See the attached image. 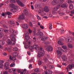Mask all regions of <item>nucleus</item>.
Segmentation results:
<instances>
[{
	"label": "nucleus",
	"mask_w": 74,
	"mask_h": 74,
	"mask_svg": "<svg viewBox=\"0 0 74 74\" xmlns=\"http://www.w3.org/2000/svg\"><path fill=\"white\" fill-rule=\"evenodd\" d=\"M72 39H73V38L72 37H69V38L68 39V41L69 42H71L72 41Z\"/></svg>",
	"instance_id": "29"
},
{
	"label": "nucleus",
	"mask_w": 74,
	"mask_h": 74,
	"mask_svg": "<svg viewBox=\"0 0 74 74\" xmlns=\"http://www.w3.org/2000/svg\"><path fill=\"white\" fill-rule=\"evenodd\" d=\"M68 46L69 48H72L73 47V45L71 44H68Z\"/></svg>",
	"instance_id": "21"
},
{
	"label": "nucleus",
	"mask_w": 74,
	"mask_h": 74,
	"mask_svg": "<svg viewBox=\"0 0 74 74\" xmlns=\"http://www.w3.org/2000/svg\"><path fill=\"white\" fill-rule=\"evenodd\" d=\"M16 2L18 3V5H19L20 6H21V7H24V4L21 1H20L19 0H17Z\"/></svg>",
	"instance_id": "6"
},
{
	"label": "nucleus",
	"mask_w": 74,
	"mask_h": 74,
	"mask_svg": "<svg viewBox=\"0 0 74 74\" xmlns=\"http://www.w3.org/2000/svg\"><path fill=\"white\" fill-rule=\"evenodd\" d=\"M58 9H59V7H54L53 9V11H56Z\"/></svg>",
	"instance_id": "27"
},
{
	"label": "nucleus",
	"mask_w": 74,
	"mask_h": 74,
	"mask_svg": "<svg viewBox=\"0 0 74 74\" xmlns=\"http://www.w3.org/2000/svg\"><path fill=\"white\" fill-rule=\"evenodd\" d=\"M33 41H34L35 42H36V41L37 39H36V37H34L33 38Z\"/></svg>",
	"instance_id": "43"
},
{
	"label": "nucleus",
	"mask_w": 74,
	"mask_h": 74,
	"mask_svg": "<svg viewBox=\"0 0 74 74\" xmlns=\"http://www.w3.org/2000/svg\"><path fill=\"white\" fill-rule=\"evenodd\" d=\"M7 42L8 44H9L10 45L11 41H10V39H8V40H7Z\"/></svg>",
	"instance_id": "33"
},
{
	"label": "nucleus",
	"mask_w": 74,
	"mask_h": 74,
	"mask_svg": "<svg viewBox=\"0 0 74 74\" xmlns=\"http://www.w3.org/2000/svg\"><path fill=\"white\" fill-rule=\"evenodd\" d=\"M40 71V69H39L37 68L35 70V72H38Z\"/></svg>",
	"instance_id": "36"
},
{
	"label": "nucleus",
	"mask_w": 74,
	"mask_h": 74,
	"mask_svg": "<svg viewBox=\"0 0 74 74\" xmlns=\"http://www.w3.org/2000/svg\"><path fill=\"white\" fill-rule=\"evenodd\" d=\"M3 36H4V34H3L1 33L0 34V37H2Z\"/></svg>",
	"instance_id": "55"
},
{
	"label": "nucleus",
	"mask_w": 74,
	"mask_h": 74,
	"mask_svg": "<svg viewBox=\"0 0 74 74\" xmlns=\"http://www.w3.org/2000/svg\"><path fill=\"white\" fill-rule=\"evenodd\" d=\"M25 36H26L25 38L26 40H29L30 37L29 36V33L27 32H26L25 34Z\"/></svg>",
	"instance_id": "8"
},
{
	"label": "nucleus",
	"mask_w": 74,
	"mask_h": 74,
	"mask_svg": "<svg viewBox=\"0 0 74 74\" xmlns=\"http://www.w3.org/2000/svg\"><path fill=\"white\" fill-rule=\"evenodd\" d=\"M15 63L13 62L10 65V67H15Z\"/></svg>",
	"instance_id": "25"
},
{
	"label": "nucleus",
	"mask_w": 74,
	"mask_h": 74,
	"mask_svg": "<svg viewBox=\"0 0 74 74\" xmlns=\"http://www.w3.org/2000/svg\"><path fill=\"white\" fill-rule=\"evenodd\" d=\"M62 59L63 61H65L67 59V58L66 56L64 55L62 56Z\"/></svg>",
	"instance_id": "18"
},
{
	"label": "nucleus",
	"mask_w": 74,
	"mask_h": 74,
	"mask_svg": "<svg viewBox=\"0 0 74 74\" xmlns=\"http://www.w3.org/2000/svg\"><path fill=\"white\" fill-rule=\"evenodd\" d=\"M4 29L2 28H0V32H3Z\"/></svg>",
	"instance_id": "52"
},
{
	"label": "nucleus",
	"mask_w": 74,
	"mask_h": 74,
	"mask_svg": "<svg viewBox=\"0 0 74 74\" xmlns=\"http://www.w3.org/2000/svg\"><path fill=\"white\" fill-rule=\"evenodd\" d=\"M38 64L39 65H41V61H39L38 62Z\"/></svg>",
	"instance_id": "56"
},
{
	"label": "nucleus",
	"mask_w": 74,
	"mask_h": 74,
	"mask_svg": "<svg viewBox=\"0 0 74 74\" xmlns=\"http://www.w3.org/2000/svg\"><path fill=\"white\" fill-rule=\"evenodd\" d=\"M4 32L5 33H7L8 32V30L7 29H5L4 30Z\"/></svg>",
	"instance_id": "45"
},
{
	"label": "nucleus",
	"mask_w": 74,
	"mask_h": 74,
	"mask_svg": "<svg viewBox=\"0 0 74 74\" xmlns=\"http://www.w3.org/2000/svg\"><path fill=\"white\" fill-rule=\"evenodd\" d=\"M28 45L29 49L32 50L33 49H35L36 51H38V50L40 49V47L37 45H34L33 46H32L30 42H29L28 43Z\"/></svg>",
	"instance_id": "1"
},
{
	"label": "nucleus",
	"mask_w": 74,
	"mask_h": 74,
	"mask_svg": "<svg viewBox=\"0 0 74 74\" xmlns=\"http://www.w3.org/2000/svg\"><path fill=\"white\" fill-rule=\"evenodd\" d=\"M25 19L26 18L25 17V15L23 14L20 15L18 18V19L19 21H21V20Z\"/></svg>",
	"instance_id": "4"
},
{
	"label": "nucleus",
	"mask_w": 74,
	"mask_h": 74,
	"mask_svg": "<svg viewBox=\"0 0 74 74\" xmlns=\"http://www.w3.org/2000/svg\"><path fill=\"white\" fill-rule=\"evenodd\" d=\"M57 56L58 57L60 56L62 54V52L60 50H57Z\"/></svg>",
	"instance_id": "15"
},
{
	"label": "nucleus",
	"mask_w": 74,
	"mask_h": 74,
	"mask_svg": "<svg viewBox=\"0 0 74 74\" xmlns=\"http://www.w3.org/2000/svg\"><path fill=\"white\" fill-rule=\"evenodd\" d=\"M26 69H25L24 70L23 69L22 70V72L24 74H26Z\"/></svg>",
	"instance_id": "28"
},
{
	"label": "nucleus",
	"mask_w": 74,
	"mask_h": 74,
	"mask_svg": "<svg viewBox=\"0 0 74 74\" xmlns=\"http://www.w3.org/2000/svg\"><path fill=\"white\" fill-rule=\"evenodd\" d=\"M62 47L63 49H66L67 48V47L66 46H62Z\"/></svg>",
	"instance_id": "44"
},
{
	"label": "nucleus",
	"mask_w": 74,
	"mask_h": 74,
	"mask_svg": "<svg viewBox=\"0 0 74 74\" xmlns=\"http://www.w3.org/2000/svg\"><path fill=\"white\" fill-rule=\"evenodd\" d=\"M9 23L10 25L14 24V21L12 20H10L9 21Z\"/></svg>",
	"instance_id": "22"
},
{
	"label": "nucleus",
	"mask_w": 74,
	"mask_h": 74,
	"mask_svg": "<svg viewBox=\"0 0 74 74\" xmlns=\"http://www.w3.org/2000/svg\"><path fill=\"white\" fill-rule=\"evenodd\" d=\"M58 14L60 15L61 16H62V15H63L64 14V13H60L59 12H58Z\"/></svg>",
	"instance_id": "34"
},
{
	"label": "nucleus",
	"mask_w": 74,
	"mask_h": 74,
	"mask_svg": "<svg viewBox=\"0 0 74 74\" xmlns=\"http://www.w3.org/2000/svg\"><path fill=\"white\" fill-rule=\"evenodd\" d=\"M10 33H13V34H12L11 35V37L12 38H15V35L16 34V31H14L12 29H11L10 31Z\"/></svg>",
	"instance_id": "3"
},
{
	"label": "nucleus",
	"mask_w": 74,
	"mask_h": 74,
	"mask_svg": "<svg viewBox=\"0 0 74 74\" xmlns=\"http://www.w3.org/2000/svg\"><path fill=\"white\" fill-rule=\"evenodd\" d=\"M16 7V6L14 4L10 3L9 4V7L10 8H13Z\"/></svg>",
	"instance_id": "13"
},
{
	"label": "nucleus",
	"mask_w": 74,
	"mask_h": 74,
	"mask_svg": "<svg viewBox=\"0 0 74 74\" xmlns=\"http://www.w3.org/2000/svg\"><path fill=\"white\" fill-rule=\"evenodd\" d=\"M74 8V6L72 4H70L69 5V8L70 10H72L73 8Z\"/></svg>",
	"instance_id": "24"
},
{
	"label": "nucleus",
	"mask_w": 74,
	"mask_h": 74,
	"mask_svg": "<svg viewBox=\"0 0 74 74\" xmlns=\"http://www.w3.org/2000/svg\"><path fill=\"white\" fill-rule=\"evenodd\" d=\"M69 69H71L73 67H74V65L73 64H71L69 66Z\"/></svg>",
	"instance_id": "20"
},
{
	"label": "nucleus",
	"mask_w": 74,
	"mask_h": 74,
	"mask_svg": "<svg viewBox=\"0 0 74 74\" xmlns=\"http://www.w3.org/2000/svg\"><path fill=\"white\" fill-rule=\"evenodd\" d=\"M71 14H74V10L71 11Z\"/></svg>",
	"instance_id": "46"
},
{
	"label": "nucleus",
	"mask_w": 74,
	"mask_h": 74,
	"mask_svg": "<svg viewBox=\"0 0 74 74\" xmlns=\"http://www.w3.org/2000/svg\"><path fill=\"white\" fill-rule=\"evenodd\" d=\"M3 66V64H0V68H2Z\"/></svg>",
	"instance_id": "61"
},
{
	"label": "nucleus",
	"mask_w": 74,
	"mask_h": 74,
	"mask_svg": "<svg viewBox=\"0 0 74 74\" xmlns=\"http://www.w3.org/2000/svg\"><path fill=\"white\" fill-rule=\"evenodd\" d=\"M23 12L24 14L26 16H27L29 14L28 13V12L26 10H23Z\"/></svg>",
	"instance_id": "19"
},
{
	"label": "nucleus",
	"mask_w": 74,
	"mask_h": 74,
	"mask_svg": "<svg viewBox=\"0 0 74 74\" xmlns=\"http://www.w3.org/2000/svg\"><path fill=\"white\" fill-rule=\"evenodd\" d=\"M3 74H8V71H3Z\"/></svg>",
	"instance_id": "40"
},
{
	"label": "nucleus",
	"mask_w": 74,
	"mask_h": 74,
	"mask_svg": "<svg viewBox=\"0 0 74 74\" xmlns=\"http://www.w3.org/2000/svg\"><path fill=\"white\" fill-rule=\"evenodd\" d=\"M10 2L11 3H15V0H10Z\"/></svg>",
	"instance_id": "35"
},
{
	"label": "nucleus",
	"mask_w": 74,
	"mask_h": 74,
	"mask_svg": "<svg viewBox=\"0 0 74 74\" xmlns=\"http://www.w3.org/2000/svg\"><path fill=\"white\" fill-rule=\"evenodd\" d=\"M3 55H4V56H7V54L5 53H3Z\"/></svg>",
	"instance_id": "63"
},
{
	"label": "nucleus",
	"mask_w": 74,
	"mask_h": 74,
	"mask_svg": "<svg viewBox=\"0 0 74 74\" xmlns=\"http://www.w3.org/2000/svg\"><path fill=\"white\" fill-rule=\"evenodd\" d=\"M68 3H73V1L71 0H68Z\"/></svg>",
	"instance_id": "42"
},
{
	"label": "nucleus",
	"mask_w": 74,
	"mask_h": 74,
	"mask_svg": "<svg viewBox=\"0 0 74 74\" xmlns=\"http://www.w3.org/2000/svg\"><path fill=\"white\" fill-rule=\"evenodd\" d=\"M29 25L30 26H33V24H32V22H29Z\"/></svg>",
	"instance_id": "62"
},
{
	"label": "nucleus",
	"mask_w": 74,
	"mask_h": 74,
	"mask_svg": "<svg viewBox=\"0 0 74 74\" xmlns=\"http://www.w3.org/2000/svg\"><path fill=\"white\" fill-rule=\"evenodd\" d=\"M7 14L8 15H11V14H12V13L10 12H7Z\"/></svg>",
	"instance_id": "39"
},
{
	"label": "nucleus",
	"mask_w": 74,
	"mask_h": 74,
	"mask_svg": "<svg viewBox=\"0 0 74 74\" xmlns=\"http://www.w3.org/2000/svg\"><path fill=\"white\" fill-rule=\"evenodd\" d=\"M39 14V15H41V16H43V15H42V12H38Z\"/></svg>",
	"instance_id": "53"
},
{
	"label": "nucleus",
	"mask_w": 74,
	"mask_h": 74,
	"mask_svg": "<svg viewBox=\"0 0 74 74\" xmlns=\"http://www.w3.org/2000/svg\"><path fill=\"white\" fill-rule=\"evenodd\" d=\"M46 50L47 51H52L53 50V48L52 47L49 46H48L46 48Z\"/></svg>",
	"instance_id": "9"
},
{
	"label": "nucleus",
	"mask_w": 74,
	"mask_h": 74,
	"mask_svg": "<svg viewBox=\"0 0 74 74\" xmlns=\"http://www.w3.org/2000/svg\"><path fill=\"white\" fill-rule=\"evenodd\" d=\"M9 65H10V64L8 62H6L5 64L4 67L5 70H8L9 69V67H8Z\"/></svg>",
	"instance_id": "7"
},
{
	"label": "nucleus",
	"mask_w": 74,
	"mask_h": 74,
	"mask_svg": "<svg viewBox=\"0 0 74 74\" xmlns=\"http://www.w3.org/2000/svg\"><path fill=\"white\" fill-rule=\"evenodd\" d=\"M53 69V66L52 65H50L49 66V69Z\"/></svg>",
	"instance_id": "38"
},
{
	"label": "nucleus",
	"mask_w": 74,
	"mask_h": 74,
	"mask_svg": "<svg viewBox=\"0 0 74 74\" xmlns=\"http://www.w3.org/2000/svg\"><path fill=\"white\" fill-rule=\"evenodd\" d=\"M23 27L25 29H28V25L27 24H24L23 25Z\"/></svg>",
	"instance_id": "17"
},
{
	"label": "nucleus",
	"mask_w": 74,
	"mask_h": 74,
	"mask_svg": "<svg viewBox=\"0 0 74 74\" xmlns=\"http://www.w3.org/2000/svg\"><path fill=\"white\" fill-rule=\"evenodd\" d=\"M36 35L37 36H39L40 38H41V37L43 36L44 34L42 32H38L37 33Z\"/></svg>",
	"instance_id": "5"
},
{
	"label": "nucleus",
	"mask_w": 74,
	"mask_h": 74,
	"mask_svg": "<svg viewBox=\"0 0 74 74\" xmlns=\"http://www.w3.org/2000/svg\"><path fill=\"white\" fill-rule=\"evenodd\" d=\"M40 51H41L39 52L38 55V56L39 57V58H40L41 57V56H44V54H45L44 51L42 50V48L40 47Z\"/></svg>",
	"instance_id": "2"
},
{
	"label": "nucleus",
	"mask_w": 74,
	"mask_h": 74,
	"mask_svg": "<svg viewBox=\"0 0 74 74\" xmlns=\"http://www.w3.org/2000/svg\"><path fill=\"white\" fill-rule=\"evenodd\" d=\"M64 30L62 29V30H61L60 31V33H61V34H63V33H64Z\"/></svg>",
	"instance_id": "54"
},
{
	"label": "nucleus",
	"mask_w": 74,
	"mask_h": 74,
	"mask_svg": "<svg viewBox=\"0 0 74 74\" xmlns=\"http://www.w3.org/2000/svg\"><path fill=\"white\" fill-rule=\"evenodd\" d=\"M44 11L46 12H48L49 11V8L48 6H45L44 8Z\"/></svg>",
	"instance_id": "14"
},
{
	"label": "nucleus",
	"mask_w": 74,
	"mask_h": 74,
	"mask_svg": "<svg viewBox=\"0 0 74 74\" xmlns=\"http://www.w3.org/2000/svg\"><path fill=\"white\" fill-rule=\"evenodd\" d=\"M37 18L38 19V20H41V19L38 16H37Z\"/></svg>",
	"instance_id": "51"
},
{
	"label": "nucleus",
	"mask_w": 74,
	"mask_h": 74,
	"mask_svg": "<svg viewBox=\"0 0 74 74\" xmlns=\"http://www.w3.org/2000/svg\"><path fill=\"white\" fill-rule=\"evenodd\" d=\"M12 55L13 56H17L18 55V54L16 52L13 53Z\"/></svg>",
	"instance_id": "23"
},
{
	"label": "nucleus",
	"mask_w": 74,
	"mask_h": 74,
	"mask_svg": "<svg viewBox=\"0 0 74 74\" xmlns=\"http://www.w3.org/2000/svg\"><path fill=\"white\" fill-rule=\"evenodd\" d=\"M59 7H61V8H67V7L66 3H63L61 5H59Z\"/></svg>",
	"instance_id": "12"
},
{
	"label": "nucleus",
	"mask_w": 74,
	"mask_h": 74,
	"mask_svg": "<svg viewBox=\"0 0 74 74\" xmlns=\"http://www.w3.org/2000/svg\"><path fill=\"white\" fill-rule=\"evenodd\" d=\"M29 62L32 63V62H34V58H32L31 60H29Z\"/></svg>",
	"instance_id": "32"
},
{
	"label": "nucleus",
	"mask_w": 74,
	"mask_h": 74,
	"mask_svg": "<svg viewBox=\"0 0 74 74\" xmlns=\"http://www.w3.org/2000/svg\"><path fill=\"white\" fill-rule=\"evenodd\" d=\"M18 50V48L16 47H15L13 49V51H17Z\"/></svg>",
	"instance_id": "31"
},
{
	"label": "nucleus",
	"mask_w": 74,
	"mask_h": 74,
	"mask_svg": "<svg viewBox=\"0 0 74 74\" xmlns=\"http://www.w3.org/2000/svg\"><path fill=\"white\" fill-rule=\"evenodd\" d=\"M12 60L15 61V60H16V58L15 57H13L12 58Z\"/></svg>",
	"instance_id": "41"
},
{
	"label": "nucleus",
	"mask_w": 74,
	"mask_h": 74,
	"mask_svg": "<svg viewBox=\"0 0 74 74\" xmlns=\"http://www.w3.org/2000/svg\"><path fill=\"white\" fill-rule=\"evenodd\" d=\"M17 9H18V7L17 6H16V7L14 8L13 9H10V11L12 12H16Z\"/></svg>",
	"instance_id": "10"
},
{
	"label": "nucleus",
	"mask_w": 74,
	"mask_h": 74,
	"mask_svg": "<svg viewBox=\"0 0 74 74\" xmlns=\"http://www.w3.org/2000/svg\"><path fill=\"white\" fill-rule=\"evenodd\" d=\"M29 68L30 69H31L32 68V64H30L29 66Z\"/></svg>",
	"instance_id": "48"
},
{
	"label": "nucleus",
	"mask_w": 74,
	"mask_h": 74,
	"mask_svg": "<svg viewBox=\"0 0 74 74\" xmlns=\"http://www.w3.org/2000/svg\"><path fill=\"white\" fill-rule=\"evenodd\" d=\"M29 33H31L32 32V31L30 30V29H29L28 30Z\"/></svg>",
	"instance_id": "59"
},
{
	"label": "nucleus",
	"mask_w": 74,
	"mask_h": 74,
	"mask_svg": "<svg viewBox=\"0 0 74 74\" xmlns=\"http://www.w3.org/2000/svg\"><path fill=\"white\" fill-rule=\"evenodd\" d=\"M40 27L41 29H44V28L43 26L41 25L40 26Z\"/></svg>",
	"instance_id": "57"
},
{
	"label": "nucleus",
	"mask_w": 74,
	"mask_h": 74,
	"mask_svg": "<svg viewBox=\"0 0 74 74\" xmlns=\"http://www.w3.org/2000/svg\"><path fill=\"white\" fill-rule=\"evenodd\" d=\"M60 2L61 3H63L64 2V0H60Z\"/></svg>",
	"instance_id": "64"
},
{
	"label": "nucleus",
	"mask_w": 74,
	"mask_h": 74,
	"mask_svg": "<svg viewBox=\"0 0 74 74\" xmlns=\"http://www.w3.org/2000/svg\"><path fill=\"white\" fill-rule=\"evenodd\" d=\"M58 44L60 45H63L64 44L63 43L61 42L60 41H58Z\"/></svg>",
	"instance_id": "26"
},
{
	"label": "nucleus",
	"mask_w": 74,
	"mask_h": 74,
	"mask_svg": "<svg viewBox=\"0 0 74 74\" xmlns=\"http://www.w3.org/2000/svg\"><path fill=\"white\" fill-rule=\"evenodd\" d=\"M48 73L49 74H51L52 73V72L51 70H48Z\"/></svg>",
	"instance_id": "37"
},
{
	"label": "nucleus",
	"mask_w": 74,
	"mask_h": 74,
	"mask_svg": "<svg viewBox=\"0 0 74 74\" xmlns=\"http://www.w3.org/2000/svg\"><path fill=\"white\" fill-rule=\"evenodd\" d=\"M11 41L10 45L11 44H12V45H14L15 44V41L16 40L15 38H12L11 39Z\"/></svg>",
	"instance_id": "11"
},
{
	"label": "nucleus",
	"mask_w": 74,
	"mask_h": 74,
	"mask_svg": "<svg viewBox=\"0 0 74 74\" xmlns=\"http://www.w3.org/2000/svg\"><path fill=\"white\" fill-rule=\"evenodd\" d=\"M33 34L34 36H36V32H35V31H34L33 32Z\"/></svg>",
	"instance_id": "47"
},
{
	"label": "nucleus",
	"mask_w": 74,
	"mask_h": 74,
	"mask_svg": "<svg viewBox=\"0 0 74 74\" xmlns=\"http://www.w3.org/2000/svg\"><path fill=\"white\" fill-rule=\"evenodd\" d=\"M13 70L12 69H9L8 71L9 72H10V73H12V71Z\"/></svg>",
	"instance_id": "49"
},
{
	"label": "nucleus",
	"mask_w": 74,
	"mask_h": 74,
	"mask_svg": "<svg viewBox=\"0 0 74 74\" xmlns=\"http://www.w3.org/2000/svg\"><path fill=\"white\" fill-rule=\"evenodd\" d=\"M0 44H2V45H4V41H0Z\"/></svg>",
	"instance_id": "30"
},
{
	"label": "nucleus",
	"mask_w": 74,
	"mask_h": 74,
	"mask_svg": "<svg viewBox=\"0 0 74 74\" xmlns=\"http://www.w3.org/2000/svg\"><path fill=\"white\" fill-rule=\"evenodd\" d=\"M4 61H3V60L0 61V64H1L2 63H4Z\"/></svg>",
	"instance_id": "58"
},
{
	"label": "nucleus",
	"mask_w": 74,
	"mask_h": 74,
	"mask_svg": "<svg viewBox=\"0 0 74 74\" xmlns=\"http://www.w3.org/2000/svg\"><path fill=\"white\" fill-rule=\"evenodd\" d=\"M28 47H29V46H28V45H26L25 47V49H27V48H28Z\"/></svg>",
	"instance_id": "60"
},
{
	"label": "nucleus",
	"mask_w": 74,
	"mask_h": 74,
	"mask_svg": "<svg viewBox=\"0 0 74 74\" xmlns=\"http://www.w3.org/2000/svg\"><path fill=\"white\" fill-rule=\"evenodd\" d=\"M58 3V1L56 0H53L51 3V4L53 5H56Z\"/></svg>",
	"instance_id": "16"
},
{
	"label": "nucleus",
	"mask_w": 74,
	"mask_h": 74,
	"mask_svg": "<svg viewBox=\"0 0 74 74\" xmlns=\"http://www.w3.org/2000/svg\"><path fill=\"white\" fill-rule=\"evenodd\" d=\"M52 13L53 14H56L57 13L55 12V11H53L52 12Z\"/></svg>",
	"instance_id": "50"
}]
</instances>
